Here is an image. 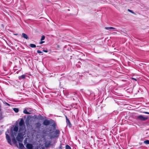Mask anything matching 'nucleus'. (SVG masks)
Masks as SVG:
<instances>
[{"label": "nucleus", "instance_id": "1", "mask_svg": "<svg viewBox=\"0 0 149 149\" xmlns=\"http://www.w3.org/2000/svg\"><path fill=\"white\" fill-rule=\"evenodd\" d=\"M53 123V126H55V123L54 121L52 120L51 119L50 120H44L43 122V124L46 126L50 124Z\"/></svg>", "mask_w": 149, "mask_h": 149}, {"label": "nucleus", "instance_id": "2", "mask_svg": "<svg viewBox=\"0 0 149 149\" xmlns=\"http://www.w3.org/2000/svg\"><path fill=\"white\" fill-rule=\"evenodd\" d=\"M10 134L11 136L12 137V141L15 144L16 143L17 141L15 137V136H16L15 133H13V130L12 129L10 130Z\"/></svg>", "mask_w": 149, "mask_h": 149}, {"label": "nucleus", "instance_id": "3", "mask_svg": "<svg viewBox=\"0 0 149 149\" xmlns=\"http://www.w3.org/2000/svg\"><path fill=\"white\" fill-rule=\"evenodd\" d=\"M16 139L18 141L22 142L23 139L22 134L21 133H19L16 137Z\"/></svg>", "mask_w": 149, "mask_h": 149}, {"label": "nucleus", "instance_id": "4", "mask_svg": "<svg viewBox=\"0 0 149 149\" xmlns=\"http://www.w3.org/2000/svg\"><path fill=\"white\" fill-rule=\"evenodd\" d=\"M60 131L58 130H56L53 133V137H58Z\"/></svg>", "mask_w": 149, "mask_h": 149}, {"label": "nucleus", "instance_id": "5", "mask_svg": "<svg viewBox=\"0 0 149 149\" xmlns=\"http://www.w3.org/2000/svg\"><path fill=\"white\" fill-rule=\"evenodd\" d=\"M137 118L142 121H145L148 119V117H144L142 115H140L137 117Z\"/></svg>", "mask_w": 149, "mask_h": 149}, {"label": "nucleus", "instance_id": "6", "mask_svg": "<svg viewBox=\"0 0 149 149\" xmlns=\"http://www.w3.org/2000/svg\"><path fill=\"white\" fill-rule=\"evenodd\" d=\"M6 138L7 141L8 143H10V144H11V141L10 138V136L8 134H7V132H6Z\"/></svg>", "mask_w": 149, "mask_h": 149}, {"label": "nucleus", "instance_id": "7", "mask_svg": "<svg viewBox=\"0 0 149 149\" xmlns=\"http://www.w3.org/2000/svg\"><path fill=\"white\" fill-rule=\"evenodd\" d=\"M26 146L28 149H36L35 148H33V146L32 144L29 143H27Z\"/></svg>", "mask_w": 149, "mask_h": 149}, {"label": "nucleus", "instance_id": "8", "mask_svg": "<svg viewBox=\"0 0 149 149\" xmlns=\"http://www.w3.org/2000/svg\"><path fill=\"white\" fill-rule=\"evenodd\" d=\"M29 117H28L25 120V123L27 127H30V126L32 127V125H31L29 124Z\"/></svg>", "mask_w": 149, "mask_h": 149}, {"label": "nucleus", "instance_id": "9", "mask_svg": "<svg viewBox=\"0 0 149 149\" xmlns=\"http://www.w3.org/2000/svg\"><path fill=\"white\" fill-rule=\"evenodd\" d=\"M65 117L66 119V122L67 124V125H68L69 127H71L72 126L70 122V120L67 117L65 116Z\"/></svg>", "mask_w": 149, "mask_h": 149}, {"label": "nucleus", "instance_id": "10", "mask_svg": "<svg viewBox=\"0 0 149 149\" xmlns=\"http://www.w3.org/2000/svg\"><path fill=\"white\" fill-rule=\"evenodd\" d=\"M19 125L20 127L24 126V123L23 118H21L20 119V120L19 123Z\"/></svg>", "mask_w": 149, "mask_h": 149}, {"label": "nucleus", "instance_id": "11", "mask_svg": "<svg viewBox=\"0 0 149 149\" xmlns=\"http://www.w3.org/2000/svg\"><path fill=\"white\" fill-rule=\"evenodd\" d=\"M18 130V127L17 126H15L13 128V133H15V135L17 134V132Z\"/></svg>", "mask_w": 149, "mask_h": 149}, {"label": "nucleus", "instance_id": "12", "mask_svg": "<svg viewBox=\"0 0 149 149\" xmlns=\"http://www.w3.org/2000/svg\"><path fill=\"white\" fill-rule=\"evenodd\" d=\"M51 142L50 141L46 142L45 143V146L46 148L49 147Z\"/></svg>", "mask_w": 149, "mask_h": 149}, {"label": "nucleus", "instance_id": "13", "mask_svg": "<svg viewBox=\"0 0 149 149\" xmlns=\"http://www.w3.org/2000/svg\"><path fill=\"white\" fill-rule=\"evenodd\" d=\"M22 36L23 38H25L26 39H29L27 35L24 33H23L22 34Z\"/></svg>", "mask_w": 149, "mask_h": 149}, {"label": "nucleus", "instance_id": "14", "mask_svg": "<svg viewBox=\"0 0 149 149\" xmlns=\"http://www.w3.org/2000/svg\"><path fill=\"white\" fill-rule=\"evenodd\" d=\"M36 127L37 128H39L41 126L40 123L39 122L36 123H35Z\"/></svg>", "mask_w": 149, "mask_h": 149}, {"label": "nucleus", "instance_id": "15", "mask_svg": "<svg viewBox=\"0 0 149 149\" xmlns=\"http://www.w3.org/2000/svg\"><path fill=\"white\" fill-rule=\"evenodd\" d=\"M19 148L20 149H23L24 148V146L22 143H19Z\"/></svg>", "mask_w": 149, "mask_h": 149}, {"label": "nucleus", "instance_id": "16", "mask_svg": "<svg viewBox=\"0 0 149 149\" xmlns=\"http://www.w3.org/2000/svg\"><path fill=\"white\" fill-rule=\"evenodd\" d=\"M105 29H106L107 30H109L110 29H116L115 28L112 27H105Z\"/></svg>", "mask_w": 149, "mask_h": 149}, {"label": "nucleus", "instance_id": "17", "mask_svg": "<svg viewBox=\"0 0 149 149\" xmlns=\"http://www.w3.org/2000/svg\"><path fill=\"white\" fill-rule=\"evenodd\" d=\"M25 78V75H21L19 77V79L20 80L22 79H24Z\"/></svg>", "mask_w": 149, "mask_h": 149}, {"label": "nucleus", "instance_id": "18", "mask_svg": "<svg viewBox=\"0 0 149 149\" xmlns=\"http://www.w3.org/2000/svg\"><path fill=\"white\" fill-rule=\"evenodd\" d=\"M23 113L26 114H29L30 113L27 111L26 109H25L23 111Z\"/></svg>", "mask_w": 149, "mask_h": 149}, {"label": "nucleus", "instance_id": "19", "mask_svg": "<svg viewBox=\"0 0 149 149\" xmlns=\"http://www.w3.org/2000/svg\"><path fill=\"white\" fill-rule=\"evenodd\" d=\"M30 46L32 48H35L36 47V46L35 44H31L30 45Z\"/></svg>", "mask_w": 149, "mask_h": 149}, {"label": "nucleus", "instance_id": "20", "mask_svg": "<svg viewBox=\"0 0 149 149\" xmlns=\"http://www.w3.org/2000/svg\"><path fill=\"white\" fill-rule=\"evenodd\" d=\"M13 110L15 113H17L19 111V109L17 108H15L13 109Z\"/></svg>", "mask_w": 149, "mask_h": 149}, {"label": "nucleus", "instance_id": "21", "mask_svg": "<svg viewBox=\"0 0 149 149\" xmlns=\"http://www.w3.org/2000/svg\"><path fill=\"white\" fill-rule=\"evenodd\" d=\"M144 143L147 144H149V140H146L143 142Z\"/></svg>", "mask_w": 149, "mask_h": 149}, {"label": "nucleus", "instance_id": "22", "mask_svg": "<svg viewBox=\"0 0 149 149\" xmlns=\"http://www.w3.org/2000/svg\"><path fill=\"white\" fill-rule=\"evenodd\" d=\"M66 149H71L70 147L68 145H66L65 146Z\"/></svg>", "mask_w": 149, "mask_h": 149}, {"label": "nucleus", "instance_id": "23", "mask_svg": "<svg viewBox=\"0 0 149 149\" xmlns=\"http://www.w3.org/2000/svg\"><path fill=\"white\" fill-rule=\"evenodd\" d=\"M45 36H44L43 35L42 36L40 40L41 41L44 40L45 39Z\"/></svg>", "mask_w": 149, "mask_h": 149}, {"label": "nucleus", "instance_id": "24", "mask_svg": "<svg viewBox=\"0 0 149 149\" xmlns=\"http://www.w3.org/2000/svg\"><path fill=\"white\" fill-rule=\"evenodd\" d=\"M37 52L39 54L42 53L41 51L39 50H38L37 51Z\"/></svg>", "mask_w": 149, "mask_h": 149}, {"label": "nucleus", "instance_id": "25", "mask_svg": "<svg viewBox=\"0 0 149 149\" xmlns=\"http://www.w3.org/2000/svg\"><path fill=\"white\" fill-rule=\"evenodd\" d=\"M45 42V41H41L39 42L40 44H42Z\"/></svg>", "mask_w": 149, "mask_h": 149}, {"label": "nucleus", "instance_id": "26", "mask_svg": "<svg viewBox=\"0 0 149 149\" xmlns=\"http://www.w3.org/2000/svg\"><path fill=\"white\" fill-rule=\"evenodd\" d=\"M143 113H145V114H149V112H143Z\"/></svg>", "mask_w": 149, "mask_h": 149}, {"label": "nucleus", "instance_id": "27", "mask_svg": "<svg viewBox=\"0 0 149 149\" xmlns=\"http://www.w3.org/2000/svg\"><path fill=\"white\" fill-rule=\"evenodd\" d=\"M26 141H27V140H26V139H25L24 140V144H25V143H26Z\"/></svg>", "mask_w": 149, "mask_h": 149}, {"label": "nucleus", "instance_id": "28", "mask_svg": "<svg viewBox=\"0 0 149 149\" xmlns=\"http://www.w3.org/2000/svg\"><path fill=\"white\" fill-rule=\"evenodd\" d=\"M43 51L44 52H48V51L47 50H43Z\"/></svg>", "mask_w": 149, "mask_h": 149}, {"label": "nucleus", "instance_id": "29", "mask_svg": "<svg viewBox=\"0 0 149 149\" xmlns=\"http://www.w3.org/2000/svg\"><path fill=\"white\" fill-rule=\"evenodd\" d=\"M128 11H130V12H131V13H133V12H132V10H130V9H128Z\"/></svg>", "mask_w": 149, "mask_h": 149}, {"label": "nucleus", "instance_id": "30", "mask_svg": "<svg viewBox=\"0 0 149 149\" xmlns=\"http://www.w3.org/2000/svg\"><path fill=\"white\" fill-rule=\"evenodd\" d=\"M132 79H133L134 80H135V81H136V79L134 78H132Z\"/></svg>", "mask_w": 149, "mask_h": 149}, {"label": "nucleus", "instance_id": "31", "mask_svg": "<svg viewBox=\"0 0 149 149\" xmlns=\"http://www.w3.org/2000/svg\"><path fill=\"white\" fill-rule=\"evenodd\" d=\"M37 47H38V49L40 48V47L39 46H37Z\"/></svg>", "mask_w": 149, "mask_h": 149}, {"label": "nucleus", "instance_id": "32", "mask_svg": "<svg viewBox=\"0 0 149 149\" xmlns=\"http://www.w3.org/2000/svg\"><path fill=\"white\" fill-rule=\"evenodd\" d=\"M35 118H36V116H35Z\"/></svg>", "mask_w": 149, "mask_h": 149}, {"label": "nucleus", "instance_id": "33", "mask_svg": "<svg viewBox=\"0 0 149 149\" xmlns=\"http://www.w3.org/2000/svg\"><path fill=\"white\" fill-rule=\"evenodd\" d=\"M14 35H18L17 34H14Z\"/></svg>", "mask_w": 149, "mask_h": 149}, {"label": "nucleus", "instance_id": "34", "mask_svg": "<svg viewBox=\"0 0 149 149\" xmlns=\"http://www.w3.org/2000/svg\"><path fill=\"white\" fill-rule=\"evenodd\" d=\"M40 117H41L42 118H43V117H42V116H40Z\"/></svg>", "mask_w": 149, "mask_h": 149}, {"label": "nucleus", "instance_id": "35", "mask_svg": "<svg viewBox=\"0 0 149 149\" xmlns=\"http://www.w3.org/2000/svg\"><path fill=\"white\" fill-rule=\"evenodd\" d=\"M116 31H118V30H116Z\"/></svg>", "mask_w": 149, "mask_h": 149}, {"label": "nucleus", "instance_id": "36", "mask_svg": "<svg viewBox=\"0 0 149 149\" xmlns=\"http://www.w3.org/2000/svg\"><path fill=\"white\" fill-rule=\"evenodd\" d=\"M148 130H149V129H148Z\"/></svg>", "mask_w": 149, "mask_h": 149}]
</instances>
